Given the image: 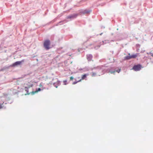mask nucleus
I'll return each instance as SVG.
<instances>
[{
    "instance_id": "obj_1",
    "label": "nucleus",
    "mask_w": 153,
    "mask_h": 153,
    "mask_svg": "<svg viewBox=\"0 0 153 153\" xmlns=\"http://www.w3.org/2000/svg\"><path fill=\"white\" fill-rule=\"evenodd\" d=\"M91 71L95 70L97 74L100 76L101 75L104 74L105 73V69L102 65L97 66L96 67H94L91 69Z\"/></svg>"
},
{
    "instance_id": "obj_2",
    "label": "nucleus",
    "mask_w": 153,
    "mask_h": 153,
    "mask_svg": "<svg viewBox=\"0 0 153 153\" xmlns=\"http://www.w3.org/2000/svg\"><path fill=\"white\" fill-rule=\"evenodd\" d=\"M33 86V84H31L30 85H29L28 86V87H25V90L27 92V94H31L32 95H33L36 92L42 90L40 88H36V91H31L29 93V89L30 88V87H32Z\"/></svg>"
},
{
    "instance_id": "obj_3",
    "label": "nucleus",
    "mask_w": 153,
    "mask_h": 153,
    "mask_svg": "<svg viewBox=\"0 0 153 153\" xmlns=\"http://www.w3.org/2000/svg\"><path fill=\"white\" fill-rule=\"evenodd\" d=\"M50 44L51 42L49 40L47 39L45 41L43 45L44 47L45 50H48L51 48L50 47Z\"/></svg>"
},
{
    "instance_id": "obj_4",
    "label": "nucleus",
    "mask_w": 153,
    "mask_h": 153,
    "mask_svg": "<svg viewBox=\"0 0 153 153\" xmlns=\"http://www.w3.org/2000/svg\"><path fill=\"white\" fill-rule=\"evenodd\" d=\"M142 68L143 67H142L141 65L140 64H138L134 65L132 68V69L137 71H140Z\"/></svg>"
},
{
    "instance_id": "obj_5",
    "label": "nucleus",
    "mask_w": 153,
    "mask_h": 153,
    "mask_svg": "<svg viewBox=\"0 0 153 153\" xmlns=\"http://www.w3.org/2000/svg\"><path fill=\"white\" fill-rule=\"evenodd\" d=\"M138 53H136L135 54L130 55V54L129 53V56H125L124 58L125 60H129L131 58H135L137 56Z\"/></svg>"
},
{
    "instance_id": "obj_6",
    "label": "nucleus",
    "mask_w": 153,
    "mask_h": 153,
    "mask_svg": "<svg viewBox=\"0 0 153 153\" xmlns=\"http://www.w3.org/2000/svg\"><path fill=\"white\" fill-rule=\"evenodd\" d=\"M78 14H73L71 15H69L67 17V19H70L71 20L74 19L76 18L78 15Z\"/></svg>"
},
{
    "instance_id": "obj_7",
    "label": "nucleus",
    "mask_w": 153,
    "mask_h": 153,
    "mask_svg": "<svg viewBox=\"0 0 153 153\" xmlns=\"http://www.w3.org/2000/svg\"><path fill=\"white\" fill-rule=\"evenodd\" d=\"M24 60L23 59L20 61H16L13 63L11 66L12 67H15L18 65H20L22 64V62H24Z\"/></svg>"
},
{
    "instance_id": "obj_8",
    "label": "nucleus",
    "mask_w": 153,
    "mask_h": 153,
    "mask_svg": "<svg viewBox=\"0 0 153 153\" xmlns=\"http://www.w3.org/2000/svg\"><path fill=\"white\" fill-rule=\"evenodd\" d=\"M116 71L115 69L113 68L105 69V72L111 73V74L114 73Z\"/></svg>"
},
{
    "instance_id": "obj_9",
    "label": "nucleus",
    "mask_w": 153,
    "mask_h": 153,
    "mask_svg": "<svg viewBox=\"0 0 153 153\" xmlns=\"http://www.w3.org/2000/svg\"><path fill=\"white\" fill-rule=\"evenodd\" d=\"M91 68H90L88 67H85L83 68H80L79 69V71H82V72H85L86 71H89L90 70L91 71Z\"/></svg>"
},
{
    "instance_id": "obj_10",
    "label": "nucleus",
    "mask_w": 153,
    "mask_h": 153,
    "mask_svg": "<svg viewBox=\"0 0 153 153\" xmlns=\"http://www.w3.org/2000/svg\"><path fill=\"white\" fill-rule=\"evenodd\" d=\"M105 41H102V42H101L99 44H98L97 45L95 46L94 48L95 49H98L101 46V45H103L104 44H106Z\"/></svg>"
},
{
    "instance_id": "obj_11",
    "label": "nucleus",
    "mask_w": 153,
    "mask_h": 153,
    "mask_svg": "<svg viewBox=\"0 0 153 153\" xmlns=\"http://www.w3.org/2000/svg\"><path fill=\"white\" fill-rule=\"evenodd\" d=\"M92 11V10L89 9H85L80 12V13L83 14L89 13Z\"/></svg>"
},
{
    "instance_id": "obj_12",
    "label": "nucleus",
    "mask_w": 153,
    "mask_h": 153,
    "mask_svg": "<svg viewBox=\"0 0 153 153\" xmlns=\"http://www.w3.org/2000/svg\"><path fill=\"white\" fill-rule=\"evenodd\" d=\"M60 81L59 80H58L56 82H55L53 83V85L56 88H57L58 86L60 85Z\"/></svg>"
},
{
    "instance_id": "obj_13",
    "label": "nucleus",
    "mask_w": 153,
    "mask_h": 153,
    "mask_svg": "<svg viewBox=\"0 0 153 153\" xmlns=\"http://www.w3.org/2000/svg\"><path fill=\"white\" fill-rule=\"evenodd\" d=\"M93 57L92 55L91 54H89L87 55V58L88 60L89 61H90L91 60Z\"/></svg>"
},
{
    "instance_id": "obj_14",
    "label": "nucleus",
    "mask_w": 153,
    "mask_h": 153,
    "mask_svg": "<svg viewBox=\"0 0 153 153\" xmlns=\"http://www.w3.org/2000/svg\"><path fill=\"white\" fill-rule=\"evenodd\" d=\"M88 75V74H85L82 75V77H81V79L83 80V79H85V78Z\"/></svg>"
},
{
    "instance_id": "obj_15",
    "label": "nucleus",
    "mask_w": 153,
    "mask_h": 153,
    "mask_svg": "<svg viewBox=\"0 0 153 153\" xmlns=\"http://www.w3.org/2000/svg\"><path fill=\"white\" fill-rule=\"evenodd\" d=\"M96 74H97V73L96 72H92V73L91 76L93 77L95 76Z\"/></svg>"
},
{
    "instance_id": "obj_16",
    "label": "nucleus",
    "mask_w": 153,
    "mask_h": 153,
    "mask_svg": "<svg viewBox=\"0 0 153 153\" xmlns=\"http://www.w3.org/2000/svg\"><path fill=\"white\" fill-rule=\"evenodd\" d=\"M67 22H68V21L67 20H64L63 21H61L59 23H61L62 22H64V23H65Z\"/></svg>"
},
{
    "instance_id": "obj_17",
    "label": "nucleus",
    "mask_w": 153,
    "mask_h": 153,
    "mask_svg": "<svg viewBox=\"0 0 153 153\" xmlns=\"http://www.w3.org/2000/svg\"><path fill=\"white\" fill-rule=\"evenodd\" d=\"M81 79H80L78 81H75L73 83V85H74V84H75L76 83H77L78 82H80V81H81Z\"/></svg>"
},
{
    "instance_id": "obj_18",
    "label": "nucleus",
    "mask_w": 153,
    "mask_h": 153,
    "mask_svg": "<svg viewBox=\"0 0 153 153\" xmlns=\"http://www.w3.org/2000/svg\"><path fill=\"white\" fill-rule=\"evenodd\" d=\"M67 81L66 80H64L63 81L64 85H66L67 84Z\"/></svg>"
},
{
    "instance_id": "obj_19",
    "label": "nucleus",
    "mask_w": 153,
    "mask_h": 153,
    "mask_svg": "<svg viewBox=\"0 0 153 153\" xmlns=\"http://www.w3.org/2000/svg\"><path fill=\"white\" fill-rule=\"evenodd\" d=\"M3 104H0V109L4 108V106L3 105Z\"/></svg>"
},
{
    "instance_id": "obj_20",
    "label": "nucleus",
    "mask_w": 153,
    "mask_h": 153,
    "mask_svg": "<svg viewBox=\"0 0 153 153\" xmlns=\"http://www.w3.org/2000/svg\"><path fill=\"white\" fill-rule=\"evenodd\" d=\"M140 47V45L139 44H137L136 45V47L137 48H139Z\"/></svg>"
},
{
    "instance_id": "obj_21",
    "label": "nucleus",
    "mask_w": 153,
    "mask_h": 153,
    "mask_svg": "<svg viewBox=\"0 0 153 153\" xmlns=\"http://www.w3.org/2000/svg\"><path fill=\"white\" fill-rule=\"evenodd\" d=\"M120 70H121L120 69H119L117 70L116 71L117 72L119 73L120 72Z\"/></svg>"
},
{
    "instance_id": "obj_22",
    "label": "nucleus",
    "mask_w": 153,
    "mask_h": 153,
    "mask_svg": "<svg viewBox=\"0 0 153 153\" xmlns=\"http://www.w3.org/2000/svg\"><path fill=\"white\" fill-rule=\"evenodd\" d=\"M74 79V77L73 76H71L70 77V79L71 80H72Z\"/></svg>"
},
{
    "instance_id": "obj_23",
    "label": "nucleus",
    "mask_w": 153,
    "mask_h": 153,
    "mask_svg": "<svg viewBox=\"0 0 153 153\" xmlns=\"http://www.w3.org/2000/svg\"><path fill=\"white\" fill-rule=\"evenodd\" d=\"M150 54L151 56H152L153 57V53H150Z\"/></svg>"
},
{
    "instance_id": "obj_24",
    "label": "nucleus",
    "mask_w": 153,
    "mask_h": 153,
    "mask_svg": "<svg viewBox=\"0 0 153 153\" xmlns=\"http://www.w3.org/2000/svg\"><path fill=\"white\" fill-rule=\"evenodd\" d=\"M102 33H100V35H101L102 34Z\"/></svg>"
},
{
    "instance_id": "obj_25",
    "label": "nucleus",
    "mask_w": 153,
    "mask_h": 153,
    "mask_svg": "<svg viewBox=\"0 0 153 153\" xmlns=\"http://www.w3.org/2000/svg\"><path fill=\"white\" fill-rule=\"evenodd\" d=\"M93 37V36H90V38Z\"/></svg>"
},
{
    "instance_id": "obj_26",
    "label": "nucleus",
    "mask_w": 153,
    "mask_h": 153,
    "mask_svg": "<svg viewBox=\"0 0 153 153\" xmlns=\"http://www.w3.org/2000/svg\"><path fill=\"white\" fill-rule=\"evenodd\" d=\"M63 24V23H62V24H60V25H62V24Z\"/></svg>"
}]
</instances>
